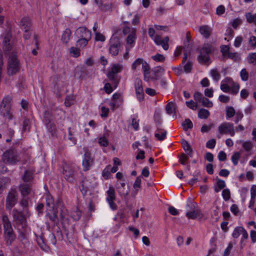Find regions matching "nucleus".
Masks as SVG:
<instances>
[{
	"label": "nucleus",
	"instance_id": "nucleus-48",
	"mask_svg": "<svg viewBox=\"0 0 256 256\" xmlns=\"http://www.w3.org/2000/svg\"><path fill=\"white\" fill-rule=\"evenodd\" d=\"M152 58L156 62H162L165 60V57L160 54H157L155 56H152Z\"/></svg>",
	"mask_w": 256,
	"mask_h": 256
},
{
	"label": "nucleus",
	"instance_id": "nucleus-47",
	"mask_svg": "<svg viewBox=\"0 0 256 256\" xmlns=\"http://www.w3.org/2000/svg\"><path fill=\"white\" fill-rule=\"evenodd\" d=\"M117 189L118 190V192L120 196H124L126 197L129 194V190H126L124 188L118 186Z\"/></svg>",
	"mask_w": 256,
	"mask_h": 256
},
{
	"label": "nucleus",
	"instance_id": "nucleus-35",
	"mask_svg": "<svg viewBox=\"0 0 256 256\" xmlns=\"http://www.w3.org/2000/svg\"><path fill=\"white\" fill-rule=\"evenodd\" d=\"M240 155L241 154L240 152H234L232 156L231 160L234 166L238 164Z\"/></svg>",
	"mask_w": 256,
	"mask_h": 256
},
{
	"label": "nucleus",
	"instance_id": "nucleus-30",
	"mask_svg": "<svg viewBox=\"0 0 256 256\" xmlns=\"http://www.w3.org/2000/svg\"><path fill=\"white\" fill-rule=\"evenodd\" d=\"M142 69L144 72V79L146 80H148V75L150 73V66L146 62H143L142 64Z\"/></svg>",
	"mask_w": 256,
	"mask_h": 256
},
{
	"label": "nucleus",
	"instance_id": "nucleus-17",
	"mask_svg": "<svg viewBox=\"0 0 256 256\" xmlns=\"http://www.w3.org/2000/svg\"><path fill=\"white\" fill-rule=\"evenodd\" d=\"M88 75V70L84 67H77L75 69L74 76L78 79H84Z\"/></svg>",
	"mask_w": 256,
	"mask_h": 256
},
{
	"label": "nucleus",
	"instance_id": "nucleus-22",
	"mask_svg": "<svg viewBox=\"0 0 256 256\" xmlns=\"http://www.w3.org/2000/svg\"><path fill=\"white\" fill-rule=\"evenodd\" d=\"M50 212L47 214L50 220L56 224L59 222V219L58 216V210L56 209L52 208V210H50Z\"/></svg>",
	"mask_w": 256,
	"mask_h": 256
},
{
	"label": "nucleus",
	"instance_id": "nucleus-25",
	"mask_svg": "<svg viewBox=\"0 0 256 256\" xmlns=\"http://www.w3.org/2000/svg\"><path fill=\"white\" fill-rule=\"evenodd\" d=\"M82 188L80 190L84 194H86L88 190H89L92 188V185L89 182L88 180L86 179H84L82 182Z\"/></svg>",
	"mask_w": 256,
	"mask_h": 256
},
{
	"label": "nucleus",
	"instance_id": "nucleus-44",
	"mask_svg": "<svg viewBox=\"0 0 256 256\" xmlns=\"http://www.w3.org/2000/svg\"><path fill=\"white\" fill-rule=\"evenodd\" d=\"M248 60L249 63L256 65V52L250 54Z\"/></svg>",
	"mask_w": 256,
	"mask_h": 256
},
{
	"label": "nucleus",
	"instance_id": "nucleus-3",
	"mask_svg": "<svg viewBox=\"0 0 256 256\" xmlns=\"http://www.w3.org/2000/svg\"><path fill=\"white\" fill-rule=\"evenodd\" d=\"M12 100V96L8 95L4 97L0 104V114L8 120H11L12 118L11 110Z\"/></svg>",
	"mask_w": 256,
	"mask_h": 256
},
{
	"label": "nucleus",
	"instance_id": "nucleus-6",
	"mask_svg": "<svg viewBox=\"0 0 256 256\" xmlns=\"http://www.w3.org/2000/svg\"><path fill=\"white\" fill-rule=\"evenodd\" d=\"M4 162L10 164H15L19 161L16 151L14 149L6 150L2 155Z\"/></svg>",
	"mask_w": 256,
	"mask_h": 256
},
{
	"label": "nucleus",
	"instance_id": "nucleus-23",
	"mask_svg": "<svg viewBox=\"0 0 256 256\" xmlns=\"http://www.w3.org/2000/svg\"><path fill=\"white\" fill-rule=\"evenodd\" d=\"M167 132L164 129H157L155 132L154 136L158 140H163L165 139Z\"/></svg>",
	"mask_w": 256,
	"mask_h": 256
},
{
	"label": "nucleus",
	"instance_id": "nucleus-42",
	"mask_svg": "<svg viewBox=\"0 0 256 256\" xmlns=\"http://www.w3.org/2000/svg\"><path fill=\"white\" fill-rule=\"evenodd\" d=\"M204 106L210 108L213 106L212 102L208 98L204 97L201 102Z\"/></svg>",
	"mask_w": 256,
	"mask_h": 256
},
{
	"label": "nucleus",
	"instance_id": "nucleus-34",
	"mask_svg": "<svg viewBox=\"0 0 256 256\" xmlns=\"http://www.w3.org/2000/svg\"><path fill=\"white\" fill-rule=\"evenodd\" d=\"M210 114L209 111L204 108H200L198 112V116L200 118H207Z\"/></svg>",
	"mask_w": 256,
	"mask_h": 256
},
{
	"label": "nucleus",
	"instance_id": "nucleus-21",
	"mask_svg": "<svg viewBox=\"0 0 256 256\" xmlns=\"http://www.w3.org/2000/svg\"><path fill=\"white\" fill-rule=\"evenodd\" d=\"M43 122H44L46 127L52 128V127L56 126L54 122L52 119V115L51 114L47 112H45L44 114V118L43 120Z\"/></svg>",
	"mask_w": 256,
	"mask_h": 256
},
{
	"label": "nucleus",
	"instance_id": "nucleus-13",
	"mask_svg": "<svg viewBox=\"0 0 256 256\" xmlns=\"http://www.w3.org/2000/svg\"><path fill=\"white\" fill-rule=\"evenodd\" d=\"M241 234L242 236L241 239V242H242L244 240H246L248 238V234L243 227H236L232 234V236L234 238H237Z\"/></svg>",
	"mask_w": 256,
	"mask_h": 256
},
{
	"label": "nucleus",
	"instance_id": "nucleus-24",
	"mask_svg": "<svg viewBox=\"0 0 256 256\" xmlns=\"http://www.w3.org/2000/svg\"><path fill=\"white\" fill-rule=\"evenodd\" d=\"M136 38V32L128 34L126 38V44L129 46L128 48L130 49L134 46L135 40Z\"/></svg>",
	"mask_w": 256,
	"mask_h": 256
},
{
	"label": "nucleus",
	"instance_id": "nucleus-29",
	"mask_svg": "<svg viewBox=\"0 0 256 256\" xmlns=\"http://www.w3.org/2000/svg\"><path fill=\"white\" fill-rule=\"evenodd\" d=\"M71 30L69 28H66L63 32L62 36V40L64 43L67 44L71 36Z\"/></svg>",
	"mask_w": 256,
	"mask_h": 256
},
{
	"label": "nucleus",
	"instance_id": "nucleus-28",
	"mask_svg": "<svg viewBox=\"0 0 256 256\" xmlns=\"http://www.w3.org/2000/svg\"><path fill=\"white\" fill-rule=\"evenodd\" d=\"M107 197L106 201L115 200H116V192L114 188L112 186L109 188L108 190L106 192Z\"/></svg>",
	"mask_w": 256,
	"mask_h": 256
},
{
	"label": "nucleus",
	"instance_id": "nucleus-1",
	"mask_svg": "<svg viewBox=\"0 0 256 256\" xmlns=\"http://www.w3.org/2000/svg\"><path fill=\"white\" fill-rule=\"evenodd\" d=\"M13 217V222H14L15 226L19 230L20 238L25 240V243H28L26 239L25 233L28 228L26 218L24 213L18 210L16 208H14L12 212Z\"/></svg>",
	"mask_w": 256,
	"mask_h": 256
},
{
	"label": "nucleus",
	"instance_id": "nucleus-26",
	"mask_svg": "<svg viewBox=\"0 0 256 256\" xmlns=\"http://www.w3.org/2000/svg\"><path fill=\"white\" fill-rule=\"evenodd\" d=\"M182 144L184 150L186 152H187V154L192 157V150L188 142L182 139Z\"/></svg>",
	"mask_w": 256,
	"mask_h": 256
},
{
	"label": "nucleus",
	"instance_id": "nucleus-46",
	"mask_svg": "<svg viewBox=\"0 0 256 256\" xmlns=\"http://www.w3.org/2000/svg\"><path fill=\"white\" fill-rule=\"evenodd\" d=\"M179 162L182 165H184L187 162L188 157L184 153H182L179 156Z\"/></svg>",
	"mask_w": 256,
	"mask_h": 256
},
{
	"label": "nucleus",
	"instance_id": "nucleus-40",
	"mask_svg": "<svg viewBox=\"0 0 256 256\" xmlns=\"http://www.w3.org/2000/svg\"><path fill=\"white\" fill-rule=\"evenodd\" d=\"M220 134H230L234 136V129H219Z\"/></svg>",
	"mask_w": 256,
	"mask_h": 256
},
{
	"label": "nucleus",
	"instance_id": "nucleus-18",
	"mask_svg": "<svg viewBox=\"0 0 256 256\" xmlns=\"http://www.w3.org/2000/svg\"><path fill=\"white\" fill-rule=\"evenodd\" d=\"M20 26L21 29L24 30H32V20L28 17L24 16L22 18Z\"/></svg>",
	"mask_w": 256,
	"mask_h": 256
},
{
	"label": "nucleus",
	"instance_id": "nucleus-57",
	"mask_svg": "<svg viewBox=\"0 0 256 256\" xmlns=\"http://www.w3.org/2000/svg\"><path fill=\"white\" fill-rule=\"evenodd\" d=\"M72 216L75 220H79L81 217V212L78 208H76V210L72 213Z\"/></svg>",
	"mask_w": 256,
	"mask_h": 256
},
{
	"label": "nucleus",
	"instance_id": "nucleus-5",
	"mask_svg": "<svg viewBox=\"0 0 256 256\" xmlns=\"http://www.w3.org/2000/svg\"><path fill=\"white\" fill-rule=\"evenodd\" d=\"M186 216L188 219H196L197 218H201L202 217L200 209L196 202L188 200L186 206Z\"/></svg>",
	"mask_w": 256,
	"mask_h": 256
},
{
	"label": "nucleus",
	"instance_id": "nucleus-31",
	"mask_svg": "<svg viewBox=\"0 0 256 256\" xmlns=\"http://www.w3.org/2000/svg\"><path fill=\"white\" fill-rule=\"evenodd\" d=\"M152 72H154V76L152 77V78L156 80L162 76L164 72V70L160 66H156L153 69Z\"/></svg>",
	"mask_w": 256,
	"mask_h": 256
},
{
	"label": "nucleus",
	"instance_id": "nucleus-63",
	"mask_svg": "<svg viewBox=\"0 0 256 256\" xmlns=\"http://www.w3.org/2000/svg\"><path fill=\"white\" fill-rule=\"evenodd\" d=\"M240 75L242 80L246 81L248 80V74L246 68H243L241 70Z\"/></svg>",
	"mask_w": 256,
	"mask_h": 256
},
{
	"label": "nucleus",
	"instance_id": "nucleus-58",
	"mask_svg": "<svg viewBox=\"0 0 256 256\" xmlns=\"http://www.w3.org/2000/svg\"><path fill=\"white\" fill-rule=\"evenodd\" d=\"M220 52H222V56L226 57L230 52V48L228 46L223 45L220 47Z\"/></svg>",
	"mask_w": 256,
	"mask_h": 256
},
{
	"label": "nucleus",
	"instance_id": "nucleus-50",
	"mask_svg": "<svg viewBox=\"0 0 256 256\" xmlns=\"http://www.w3.org/2000/svg\"><path fill=\"white\" fill-rule=\"evenodd\" d=\"M182 126L183 128H192L193 127V124L189 118H186L182 122Z\"/></svg>",
	"mask_w": 256,
	"mask_h": 256
},
{
	"label": "nucleus",
	"instance_id": "nucleus-62",
	"mask_svg": "<svg viewBox=\"0 0 256 256\" xmlns=\"http://www.w3.org/2000/svg\"><path fill=\"white\" fill-rule=\"evenodd\" d=\"M144 60L142 58H138L136 59L132 64V69L136 70V68L140 66L141 64H142Z\"/></svg>",
	"mask_w": 256,
	"mask_h": 256
},
{
	"label": "nucleus",
	"instance_id": "nucleus-19",
	"mask_svg": "<svg viewBox=\"0 0 256 256\" xmlns=\"http://www.w3.org/2000/svg\"><path fill=\"white\" fill-rule=\"evenodd\" d=\"M166 110L168 114H173L172 118L175 119L176 118L178 110H176V106L174 103L169 102L166 106Z\"/></svg>",
	"mask_w": 256,
	"mask_h": 256
},
{
	"label": "nucleus",
	"instance_id": "nucleus-11",
	"mask_svg": "<svg viewBox=\"0 0 256 256\" xmlns=\"http://www.w3.org/2000/svg\"><path fill=\"white\" fill-rule=\"evenodd\" d=\"M19 70L18 63L16 56L12 54L8 61V72L10 75L15 74Z\"/></svg>",
	"mask_w": 256,
	"mask_h": 256
},
{
	"label": "nucleus",
	"instance_id": "nucleus-54",
	"mask_svg": "<svg viewBox=\"0 0 256 256\" xmlns=\"http://www.w3.org/2000/svg\"><path fill=\"white\" fill-rule=\"evenodd\" d=\"M236 114L234 109L232 106L226 107V116L232 118Z\"/></svg>",
	"mask_w": 256,
	"mask_h": 256
},
{
	"label": "nucleus",
	"instance_id": "nucleus-39",
	"mask_svg": "<svg viewBox=\"0 0 256 256\" xmlns=\"http://www.w3.org/2000/svg\"><path fill=\"white\" fill-rule=\"evenodd\" d=\"M230 86V92L233 94H236L239 90L240 88V86L236 82L232 83Z\"/></svg>",
	"mask_w": 256,
	"mask_h": 256
},
{
	"label": "nucleus",
	"instance_id": "nucleus-52",
	"mask_svg": "<svg viewBox=\"0 0 256 256\" xmlns=\"http://www.w3.org/2000/svg\"><path fill=\"white\" fill-rule=\"evenodd\" d=\"M220 89L224 92H230V86L228 84L222 82L220 84Z\"/></svg>",
	"mask_w": 256,
	"mask_h": 256
},
{
	"label": "nucleus",
	"instance_id": "nucleus-56",
	"mask_svg": "<svg viewBox=\"0 0 256 256\" xmlns=\"http://www.w3.org/2000/svg\"><path fill=\"white\" fill-rule=\"evenodd\" d=\"M68 214L67 210L64 206H62L60 208V217L61 220L64 222L66 218V216Z\"/></svg>",
	"mask_w": 256,
	"mask_h": 256
},
{
	"label": "nucleus",
	"instance_id": "nucleus-4",
	"mask_svg": "<svg viewBox=\"0 0 256 256\" xmlns=\"http://www.w3.org/2000/svg\"><path fill=\"white\" fill-rule=\"evenodd\" d=\"M123 69L122 65L116 64H113L111 70L107 74V76L108 80L112 82L114 88H116L118 86V83L120 80V76L117 74L118 73L120 72Z\"/></svg>",
	"mask_w": 256,
	"mask_h": 256
},
{
	"label": "nucleus",
	"instance_id": "nucleus-15",
	"mask_svg": "<svg viewBox=\"0 0 256 256\" xmlns=\"http://www.w3.org/2000/svg\"><path fill=\"white\" fill-rule=\"evenodd\" d=\"M135 90L138 99L141 101L144 98V92L142 86V81L140 79H136L135 82Z\"/></svg>",
	"mask_w": 256,
	"mask_h": 256
},
{
	"label": "nucleus",
	"instance_id": "nucleus-10",
	"mask_svg": "<svg viewBox=\"0 0 256 256\" xmlns=\"http://www.w3.org/2000/svg\"><path fill=\"white\" fill-rule=\"evenodd\" d=\"M109 52L113 56H116L118 54L121 48V42L117 36L112 37L109 43Z\"/></svg>",
	"mask_w": 256,
	"mask_h": 256
},
{
	"label": "nucleus",
	"instance_id": "nucleus-27",
	"mask_svg": "<svg viewBox=\"0 0 256 256\" xmlns=\"http://www.w3.org/2000/svg\"><path fill=\"white\" fill-rule=\"evenodd\" d=\"M10 182V179L8 177L0 178V194L2 193L4 188Z\"/></svg>",
	"mask_w": 256,
	"mask_h": 256
},
{
	"label": "nucleus",
	"instance_id": "nucleus-14",
	"mask_svg": "<svg viewBox=\"0 0 256 256\" xmlns=\"http://www.w3.org/2000/svg\"><path fill=\"white\" fill-rule=\"evenodd\" d=\"M75 34L78 38H91V32L86 27L78 28Z\"/></svg>",
	"mask_w": 256,
	"mask_h": 256
},
{
	"label": "nucleus",
	"instance_id": "nucleus-2",
	"mask_svg": "<svg viewBox=\"0 0 256 256\" xmlns=\"http://www.w3.org/2000/svg\"><path fill=\"white\" fill-rule=\"evenodd\" d=\"M2 224L4 229V240L8 245H11L16 238V235L12 228V224L8 217L2 216Z\"/></svg>",
	"mask_w": 256,
	"mask_h": 256
},
{
	"label": "nucleus",
	"instance_id": "nucleus-51",
	"mask_svg": "<svg viewBox=\"0 0 256 256\" xmlns=\"http://www.w3.org/2000/svg\"><path fill=\"white\" fill-rule=\"evenodd\" d=\"M226 57L232 59L234 61L238 60L240 59L238 54L237 52H230Z\"/></svg>",
	"mask_w": 256,
	"mask_h": 256
},
{
	"label": "nucleus",
	"instance_id": "nucleus-20",
	"mask_svg": "<svg viewBox=\"0 0 256 256\" xmlns=\"http://www.w3.org/2000/svg\"><path fill=\"white\" fill-rule=\"evenodd\" d=\"M212 28L207 25L200 26L199 32L205 38H208L212 34Z\"/></svg>",
	"mask_w": 256,
	"mask_h": 256
},
{
	"label": "nucleus",
	"instance_id": "nucleus-61",
	"mask_svg": "<svg viewBox=\"0 0 256 256\" xmlns=\"http://www.w3.org/2000/svg\"><path fill=\"white\" fill-rule=\"evenodd\" d=\"M242 147L246 151L250 152L252 148V144L250 142H246L243 143Z\"/></svg>",
	"mask_w": 256,
	"mask_h": 256
},
{
	"label": "nucleus",
	"instance_id": "nucleus-49",
	"mask_svg": "<svg viewBox=\"0 0 256 256\" xmlns=\"http://www.w3.org/2000/svg\"><path fill=\"white\" fill-rule=\"evenodd\" d=\"M30 199L26 196H22V198L20 201V204L24 208H27L28 206V202Z\"/></svg>",
	"mask_w": 256,
	"mask_h": 256
},
{
	"label": "nucleus",
	"instance_id": "nucleus-8",
	"mask_svg": "<svg viewBox=\"0 0 256 256\" xmlns=\"http://www.w3.org/2000/svg\"><path fill=\"white\" fill-rule=\"evenodd\" d=\"M18 200V192L16 190L12 189L8 192L6 200V208L8 210L16 204Z\"/></svg>",
	"mask_w": 256,
	"mask_h": 256
},
{
	"label": "nucleus",
	"instance_id": "nucleus-38",
	"mask_svg": "<svg viewBox=\"0 0 256 256\" xmlns=\"http://www.w3.org/2000/svg\"><path fill=\"white\" fill-rule=\"evenodd\" d=\"M169 38L168 36H166L162 41H160L158 45H160L164 50H167L168 48V42Z\"/></svg>",
	"mask_w": 256,
	"mask_h": 256
},
{
	"label": "nucleus",
	"instance_id": "nucleus-36",
	"mask_svg": "<svg viewBox=\"0 0 256 256\" xmlns=\"http://www.w3.org/2000/svg\"><path fill=\"white\" fill-rule=\"evenodd\" d=\"M32 174L28 171L26 170L22 176V180L24 182H29L32 180Z\"/></svg>",
	"mask_w": 256,
	"mask_h": 256
},
{
	"label": "nucleus",
	"instance_id": "nucleus-33",
	"mask_svg": "<svg viewBox=\"0 0 256 256\" xmlns=\"http://www.w3.org/2000/svg\"><path fill=\"white\" fill-rule=\"evenodd\" d=\"M90 38H80L76 42V46L78 48H84L88 44Z\"/></svg>",
	"mask_w": 256,
	"mask_h": 256
},
{
	"label": "nucleus",
	"instance_id": "nucleus-16",
	"mask_svg": "<svg viewBox=\"0 0 256 256\" xmlns=\"http://www.w3.org/2000/svg\"><path fill=\"white\" fill-rule=\"evenodd\" d=\"M19 190L22 196H26L32 192V185L30 183L20 184L19 186Z\"/></svg>",
	"mask_w": 256,
	"mask_h": 256
},
{
	"label": "nucleus",
	"instance_id": "nucleus-53",
	"mask_svg": "<svg viewBox=\"0 0 256 256\" xmlns=\"http://www.w3.org/2000/svg\"><path fill=\"white\" fill-rule=\"evenodd\" d=\"M222 196L225 201L228 200L230 198V193L228 189H224L222 190Z\"/></svg>",
	"mask_w": 256,
	"mask_h": 256
},
{
	"label": "nucleus",
	"instance_id": "nucleus-43",
	"mask_svg": "<svg viewBox=\"0 0 256 256\" xmlns=\"http://www.w3.org/2000/svg\"><path fill=\"white\" fill-rule=\"evenodd\" d=\"M136 32V29L135 28H130L128 26H124L122 30V32L124 35L127 34H132L133 32Z\"/></svg>",
	"mask_w": 256,
	"mask_h": 256
},
{
	"label": "nucleus",
	"instance_id": "nucleus-32",
	"mask_svg": "<svg viewBox=\"0 0 256 256\" xmlns=\"http://www.w3.org/2000/svg\"><path fill=\"white\" fill-rule=\"evenodd\" d=\"M246 21L250 24H254L256 26V14L252 12H247L246 14Z\"/></svg>",
	"mask_w": 256,
	"mask_h": 256
},
{
	"label": "nucleus",
	"instance_id": "nucleus-45",
	"mask_svg": "<svg viewBox=\"0 0 256 256\" xmlns=\"http://www.w3.org/2000/svg\"><path fill=\"white\" fill-rule=\"evenodd\" d=\"M74 98L72 96H68L65 100V105L66 106H70L74 104Z\"/></svg>",
	"mask_w": 256,
	"mask_h": 256
},
{
	"label": "nucleus",
	"instance_id": "nucleus-41",
	"mask_svg": "<svg viewBox=\"0 0 256 256\" xmlns=\"http://www.w3.org/2000/svg\"><path fill=\"white\" fill-rule=\"evenodd\" d=\"M210 74L213 79L216 82L220 78V74L216 69L212 70H210Z\"/></svg>",
	"mask_w": 256,
	"mask_h": 256
},
{
	"label": "nucleus",
	"instance_id": "nucleus-59",
	"mask_svg": "<svg viewBox=\"0 0 256 256\" xmlns=\"http://www.w3.org/2000/svg\"><path fill=\"white\" fill-rule=\"evenodd\" d=\"M102 176L106 179H108L110 174V165L108 166L102 171Z\"/></svg>",
	"mask_w": 256,
	"mask_h": 256
},
{
	"label": "nucleus",
	"instance_id": "nucleus-9",
	"mask_svg": "<svg viewBox=\"0 0 256 256\" xmlns=\"http://www.w3.org/2000/svg\"><path fill=\"white\" fill-rule=\"evenodd\" d=\"M212 47L208 44H205L201 49L198 60L201 64H205L210 60L209 54L212 52Z\"/></svg>",
	"mask_w": 256,
	"mask_h": 256
},
{
	"label": "nucleus",
	"instance_id": "nucleus-7",
	"mask_svg": "<svg viewBox=\"0 0 256 256\" xmlns=\"http://www.w3.org/2000/svg\"><path fill=\"white\" fill-rule=\"evenodd\" d=\"M63 174L65 179L72 183L76 180L77 174L75 167L72 164H66L63 167Z\"/></svg>",
	"mask_w": 256,
	"mask_h": 256
},
{
	"label": "nucleus",
	"instance_id": "nucleus-64",
	"mask_svg": "<svg viewBox=\"0 0 256 256\" xmlns=\"http://www.w3.org/2000/svg\"><path fill=\"white\" fill-rule=\"evenodd\" d=\"M186 104L188 107L190 109H192V110H196L197 108V104L192 100L186 102Z\"/></svg>",
	"mask_w": 256,
	"mask_h": 256
},
{
	"label": "nucleus",
	"instance_id": "nucleus-12",
	"mask_svg": "<svg viewBox=\"0 0 256 256\" xmlns=\"http://www.w3.org/2000/svg\"><path fill=\"white\" fill-rule=\"evenodd\" d=\"M92 164L93 160L91 158L90 153L88 150H86L82 164L84 170H88L90 167L92 165Z\"/></svg>",
	"mask_w": 256,
	"mask_h": 256
},
{
	"label": "nucleus",
	"instance_id": "nucleus-55",
	"mask_svg": "<svg viewBox=\"0 0 256 256\" xmlns=\"http://www.w3.org/2000/svg\"><path fill=\"white\" fill-rule=\"evenodd\" d=\"M70 52L76 58L80 55V52L78 48L72 47L70 49Z\"/></svg>",
	"mask_w": 256,
	"mask_h": 256
},
{
	"label": "nucleus",
	"instance_id": "nucleus-60",
	"mask_svg": "<svg viewBox=\"0 0 256 256\" xmlns=\"http://www.w3.org/2000/svg\"><path fill=\"white\" fill-rule=\"evenodd\" d=\"M194 99L196 102H200L204 98L202 94L198 92H196L194 95Z\"/></svg>",
	"mask_w": 256,
	"mask_h": 256
},
{
	"label": "nucleus",
	"instance_id": "nucleus-37",
	"mask_svg": "<svg viewBox=\"0 0 256 256\" xmlns=\"http://www.w3.org/2000/svg\"><path fill=\"white\" fill-rule=\"evenodd\" d=\"M141 178H142V176H140L137 177L136 180V181L133 185V187L135 189V190L136 192V194L137 192L138 191L139 189L140 188Z\"/></svg>",
	"mask_w": 256,
	"mask_h": 256
}]
</instances>
